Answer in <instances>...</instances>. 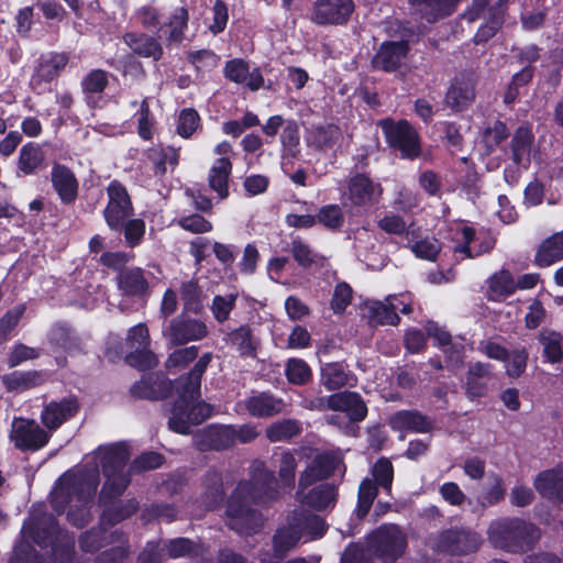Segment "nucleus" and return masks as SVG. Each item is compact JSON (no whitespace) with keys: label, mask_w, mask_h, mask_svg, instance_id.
I'll list each match as a JSON object with an SVG mask.
<instances>
[{"label":"nucleus","mask_w":563,"mask_h":563,"mask_svg":"<svg viewBox=\"0 0 563 563\" xmlns=\"http://www.w3.org/2000/svg\"><path fill=\"white\" fill-rule=\"evenodd\" d=\"M489 543L508 552H521L531 548L540 538L539 529L518 518L493 520L487 529Z\"/></svg>","instance_id":"nucleus-5"},{"label":"nucleus","mask_w":563,"mask_h":563,"mask_svg":"<svg viewBox=\"0 0 563 563\" xmlns=\"http://www.w3.org/2000/svg\"><path fill=\"white\" fill-rule=\"evenodd\" d=\"M43 162V154L40 146L34 143H26L20 152L19 167L25 174L33 173Z\"/></svg>","instance_id":"nucleus-47"},{"label":"nucleus","mask_w":563,"mask_h":563,"mask_svg":"<svg viewBox=\"0 0 563 563\" xmlns=\"http://www.w3.org/2000/svg\"><path fill=\"white\" fill-rule=\"evenodd\" d=\"M151 156L158 175H164L168 168H175L178 163V150L170 145L153 148Z\"/></svg>","instance_id":"nucleus-42"},{"label":"nucleus","mask_w":563,"mask_h":563,"mask_svg":"<svg viewBox=\"0 0 563 563\" xmlns=\"http://www.w3.org/2000/svg\"><path fill=\"white\" fill-rule=\"evenodd\" d=\"M477 79L472 71H461L452 80L445 93V104L454 112L470 108L476 98Z\"/></svg>","instance_id":"nucleus-13"},{"label":"nucleus","mask_w":563,"mask_h":563,"mask_svg":"<svg viewBox=\"0 0 563 563\" xmlns=\"http://www.w3.org/2000/svg\"><path fill=\"white\" fill-rule=\"evenodd\" d=\"M51 530H56L55 521L51 516L43 517L40 520L31 518L23 526V536L37 544H42L46 542V534Z\"/></svg>","instance_id":"nucleus-38"},{"label":"nucleus","mask_w":563,"mask_h":563,"mask_svg":"<svg viewBox=\"0 0 563 563\" xmlns=\"http://www.w3.org/2000/svg\"><path fill=\"white\" fill-rule=\"evenodd\" d=\"M189 11L186 7L176 8L168 18V21L163 25L169 29L166 37L169 44L181 43L185 38V31L188 27Z\"/></svg>","instance_id":"nucleus-36"},{"label":"nucleus","mask_w":563,"mask_h":563,"mask_svg":"<svg viewBox=\"0 0 563 563\" xmlns=\"http://www.w3.org/2000/svg\"><path fill=\"white\" fill-rule=\"evenodd\" d=\"M527 358L528 356L525 350H516L511 353H508L504 360L506 362V371L508 376H520L526 369Z\"/></svg>","instance_id":"nucleus-63"},{"label":"nucleus","mask_w":563,"mask_h":563,"mask_svg":"<svg viewBox=\"0 0 563 563\" xmlns=\"http://www.w3.org/2000/svg\"><path fill=\"white\" fill-rule=\"evenodd\" d=\"M208 334L209 328L203 320L185 314L175 317L163 328V336L172 346L200 341Z\"/></svg>","instance_id":"nucleus-10"},{"label":"nucleus","mask_w":563,"mask_h":563,"mask_svg":"<svg viewBox=\"0 0 563 563\" xmlns=\"http://www.w3.org/2000/svg\"><path fill=\"white\" fill-rule=\"evenodd\" d=\"M295 456L289 452H283L279 459V478L284 486L290 487L295 479Z\"/></svg>","instance_id":"nucleus-64"},{"label":"nucleus","mask_w":563,"mask_h":563,"mask_svg":"<svg viewBox=\"0 0 563 563\" xmlns=\"http://www.w3.org/2000/svg\"><path fill=\"white\" fill-rule=\"evenodd\" d=\"M478 533L465 529H448L439 532L428 541V547L438 553L464 555L475 552L481 545Z\"/></svg>","instance_id":"nucleus-9"},{"label":"nucleus","mask_w":563,"mask_h":563,"mask_svg":"<svg viewBox=\"0 0 563 563\" xmlns=\"http://www.w3.org/2000/svg\"><path fill=\"white\" fill-rule=\"evenodd\" d=\"M235 299L236 296L232 294L227 296H216L213 298L211 311L218 322H224L229 319V316L234 307Z\"/></svg>","instance_id":"nucleus-62"},{"label":"nucleus","mask_w":563,"mask_h":563,"mask_svg":"<svg viewBox=\"0 0 563 563\" xmlns=\"http://www.w3.org/2000/svg\"><path fill=\"white\" fill-rule=\"evenodd\" d=\"M137 121V134L144 141L153 139V128L155 119L151 113L150 104L147 99L141 102L140 109L134 115Z\"/></svg>","instance_id":"nucleus-51"},{"label":"nucleus","mask_w":563,"mask_h":563,"mask_svg":"<svg viewBox=\"0 0 563 563\" xmlns=\"http://www.w3.org/2000/svg\"><path fill=\"white\" fill-rule=\"evenodd\" d=\"M325 522L318 516L294 512L287 527L280 528L274 537V551L277 558L297 545L303 536L317 539L324 534Z\"/></svg>","instance_id":"nucleus-7"},{"label":"nucleus","mask_w":563,"mask_h":563,"mask_svg":"<svg viewBox=\"0 0 563 563\" xmlns=\"http://www.w3.org/2000/svg\"><path fill=\"white\" fill-rule=\"evenodd\" d=\"M78 406L74 399L52 401L46 405L41 413L43 424L51 431L56 430L66 420L77 412Z\"/></svg>","instance_id":"nucleus-25"},{"label":"nucleus","mask_w":563,"mask_h":563,"mask_svg":"<svg viewBox=\"0 0 563 563\" xmlns=\"http://www.w3.org/2000/svg\"><path fill=\"white\" fill-rule=\"evenodd\" d=\"M279 130H282L279 141H299V124L295 120H284L282 115L275 114L269 117L262 126L267 137H275Z\"/></svg>","instance_id":"nucleus-32"},{"label":"nucleus","mask_w":563,"mask_h":563,"mask_svg":"<svg viewBox=\"0 0 563 563\" xmlns=\"http://www.w3.org/2000/svg\"><path fill=\"white\" fill-rule=\"evenodd\" d=\"M227 342L243 357H255L260 345L258 340L247 325H241L228 333Z\"/></svg>","instance_id":"nucleus-30"},{"label":"nucleus","mask_w":563,"mask_h":563,"mask_svg":"<svg viewBox=\"0 0 563 563\" xmlns=\"http://www.w3.org/2000/svg\"><path fill=\"white\" fill-rule=\"evenodd\" d=\"M376 495L377 487L371 478L363 479L358 488L357 515L360 517L368 512Z\"/></svg>","instance_id":"nucleus-57"},{"label":"nucleus","mask_w":563,"mask_h":563,"mask_svg":"<svg viewBox=\"0 0 563 563\" xmlns=\"http://www.w3.org/2000/svg\"><path fill=\"white\" fill-rule=\"evenodd\" d=\"M81 90L87 98L100 96L109 85L108 71L91 69L81 80Z\"/></svg>","instance_id":"nucleus-40"},{"label":"nucleus","mask_w":563,"mask_h":563,"mask_svg":"<svg viewBox=\"0 0 563 563\" xmlns=\"http://www.w3.org/2000/svg\"><path fill=\"white\" fill-rule=\"evenodd\" d=\"M125 345V360L131 366L147 369L157 364L156 356L150 350V333L144 323H139L130 329Z\"/></svg>","instance_id":"nucleus-12"},{"label":"nucleus","mask_w":563,"mask_h":563,"mask_svg":"<svg viewBox=\"0 0 563 563\" xmlns=\"http://www.w3.org/2000/svg\"><path fill=\"white\" fill-rule=\"evenodd\" d=\"M42 376L37 372H14L3 378L5 387L11 391H23L38 385Z\"/></svg>","instance_id":"nucleus-43"},{"label":"nucleus","mask_w":563,"mask_h":563,"mask_svg":"<svg viewBox=\"0 0 563 563\" xmlns=\"http://www.w3.org/2000/svg\"><path fill=\"white\" fill-rule=\"evenodd\" d=\"M386 141H419V134L413 125L406 119L395 121L385 118L377 122Z\"/></svg>","instance_id":"nucleus-29"},{"label":"nucleus","mask_w":563,"mask_h":563,"mask_svg":"<svg viewBox=\"0 0 563 563\" xmlns=\"http://www.w3.org/2000/svg\"><path fill=\"white\" fill-rule=\"evenodd\" d=\"M452 250L460 256L461 260L474 258L482 254L490 251L494 247V240L492 238H485L479 244H477V238L475 231L471 227L463 223H459L450 229Z\"/></svg>","instance_id":"nucleus-15"},{"label":"nucleus","mask_w":563,"mask_h":563,"mask_svg":"<svg viewBox=\"0 0 563 563\" xmlns=\"http://www.w3.org/2000/svg\"><path fill=\"white\" fill-rule=\"evenodd\" d=\"M540 342L543 345V355L547 361L555 363L563 357L561 335L556 332L543 330L540 333Z\"/></svg>","instance_id":"nucleus-45"},{"label":"nucleus","mask_w":563,"mask_h":563,"mask_svg":"<svg viewBox=\"0 0 563 563\" xmlns=\"http://www.w3.org/2000/svg\"><path fill=\"white\" fill-rule=\"evenodd\" d=\"M48 433L35 421L15 419L12 424L11 439L21 449L37 450L48 441Z\"/></svg>","instance_id":"nucleus-21"},{"label":"nucleus","mask_w":563,"mask_h":563,"mask_svg":"<svg viewBox=\"0 0 563 563\" xmlns=\"http://www.w3.org/2000/svg\"><path fill=\"white\" fill-rule=\"evenodd\" d=\"M220 57L211 49L202 48L197 51H190L187 54V60L197 70L200 69H212L217 67Z\"/></svg>","instance_id":"nucleus-54"},{"label":"nucleus","mask_w":563,"mask_h":563,"mask_svg":"<svg viewBox=\"0 0 563 563\" xmlns=\"http://www.w3.org/2000/svg\"><path fill=\"white\" fill-rule=\"evenodd\" d=\"M365 307L372 322L390 325H396L399 322L397 309L402 313L411 311L407 296H389L384 301H368Z\"/></svg>","instance_id":"nucleus-19"},{"label":"nucleus","mask_w":563,"mask_h":563,"mask_svg":"<svg viewBox=\"0 0 563 563\" xmlns=\"http://www.w3.org/2000/svg\"><path fill=\"white\" fill-rule=\"evenodd\" d=\"M224 77L238 85H243L250 75V65L243 58H232L225 62L223 67Z\"/></svg>","instance_id":"nucleus-52"},{"label":"nucleus","mask_w":563,"mask_h":563,"mask_svg":"<svg viewBox=\"0 0 563 563\" xmlns=\"http://www.w3.org/2000/svg\"><path fill=\"white\" fill-rule=\"evenodd\" d=\"M534 488L542 497L563 503V468L540 473L534 479Z\"/></svg>","instance_id":"nucleus-28"},{"label":"nucleus","mask_w":563,"mask_h":563,"mask_svg":"<svg viewBox=\"0 0 563 563\" xmlns=\"http://www.w3.org/2000/svg\"><path fill=\"white\" fill-rule=\"evenodd\" d=\"M461 0H409L419 13L420 18L428 23H435L454 13Z\"/></svg>","instance_id":"nucleus-24"},{"label":"nucleus","mask_w":563,"mask_h":563,"mask_svg":"<svg viewBox=\"0 0 563 563\" xmlns=\"http://www.w3.org/2000/svg\"><path fill=\"white\" fill-rule=\"evenodd\" d=\"M95 459L100 463L106 476L102 496H119L129 484L125 472V463L129 459L126 448L121 444L99 448Z\"/></svg>","instance_id":"nucleus-6"},{"label":"nucleus","mask_w":563,"mask_h":563,"mask_svg":"<svg viewBox=\"0 0 563 563\" xmlns=\"http://www.w3.org/2000/svg\"><path fill=\"white\" fill-rule=\"evenodd\" d=\"M117 231L123 232L128 246L135 247L139 245L145 234V222L139 218H129L123 221V225Z\"/></svg>","instance_id":"nucleus-48"},{"label":"nucleus","mask_w":563,"mask_h":563,"mask_svg":"<svg viewBox=\"0 0 563 563\" xmlns=\"http://www.w3.org/2000/svg\"><path fill=\"white\" fill-rule=\"evenodd\" d=\"M198 355L197 346H189L174 351L167 358L166 366L170 371H178L186 367Z\"/></svg>","instance_id":"nucleus-61"},{"label":"nucleus","mask_w":563,"mask_h":563,"mask_svg":"<svg viewBox=\"0 0 563 563\" xmlns=\"http://www.w3.org/2000/svg\"><path fill=\"white\" fill-rule=\"evenodd\" d=\"M212 23L209 24L208 30L218 35L222 33L229 21V8L223 0H214L212 5Z\"/></svg>","instance_id":"nucleus-59"},{"label":"nucleus","mask_w":563,"mask_h":563,"mask_svg":"<svg viewBox=\"0 0 563 563\" xmlns=\"http://www.w3.org/2000/svg\"><path fill=\"white\" fill-rule=\"evenodd\" d=\"M260 125L258 117L251 112L246 111L241 120H230L223 123L222 131L227 135H231L233 139L240 137L245 130Z\"/></svg>","instance_id":"nucleus-50"},{"label":"nucleus","mask_w":563,"mask_h":563,"mask_svg":"<svg viewBox=\"0 0 563 563\" xmlns=\"http://www.w3.org/2000/svg\"><path fill=\"white\" fill-rule=\"evenodd\" d=\"M508 3L509 0H496L488 9V14L485 15V22L479 25L474 35L475 44L487 43L503 27Z\"/></svg>","instance_id":"nucleus-23"},{"label":"nucleus","mask_w":563,"mask_h":563,"mask_svg":"<svg viewBox=\"0 0 563 563\" xmlns=\"http://www.w3.org/2000/svg\"><path fill=\"white\" fill-rule=\"evenodd\" d=\"M428 334L437 341V343L444 347V352L451 361L459 362L462 358V350L456 344L451 345L450 334L442 330L434 323H429L427 327Z\"/></svg>","instance_id":"nucleus-44"},{"label":"nucleus","mask_w":563,"mask_h":563,"mask_svg":"<svg viewBox=\"0 0 563 563\" xmlns=\"http://www.w3.org/2000/svg\"><path fill=\"white\" fill-rule=\"evenodd\" d=\"M108 203L103 218L111 230H118L123 221L134 216V208L126 188L118 180H112L107 187Z\"/></svg>","instance_id":"nucleus-11"},{"label":"nucleus","mask_w":563,"mask_h":563,"mask_svg":"<svg viewBox=\"0 0 563 563\" xmlns=\"http://www.w3.org/2000/svg\"><path fill=\"white\" fill-rule=\"evenodd\" d=\"M409 52L408 40L384 41L372 57V67L385 73H395L401 67Z\"/></svg>","instance_id":"nucleus-17"},{"label":"nucleus","mask_w":563,"mask_h":563,"mask_svg":"<svg viewBox=\"0 0 563 563\" xmlns=\"http://www.w3.org/2000/svg\"><path fill=\"white\" fill-rule=\"evenodd\" d=\"M70 60L67 52L51 51L41 54L35 60L29 86L36 95H44L52 90L55 82L66 69Z\"/></svg>","instance_id":"nucleus-8"},{"label":"nucleus","mask_w":563,"mask_h":563,"mask_svg":"<svg viewBox=\"0 0 563 563\" xmlns=\"http://www.w3.org/2000/svg\"><path fill=\"white\" fill-rule=\"evenodd\" d=\"M372 476L382 488L389 492L394 479L391 463L387 459L378 460L372 468Z\"/></svg>","instance_id":"nucleus-60"},{"label":"nucleus","mask_w":563,"mask_h":563,"mask_svg":"<svg viewBox=\"0 0 563 563\" xmlns=\"http://www.w3.org/2000/svg\"><path fill=\"white\" fill-rule=\"evenodd\" d=\"M341 465V460L332 454H319L309 465L299 481L298 499L302 507L307 506L317 510L329 507L335 499V489L328 484H319L311 489L314 482L328 477Z\"/></svg>","instance_id":"nucleus-4"},{"label":"nucleus","mask_w":563,"mask_h":563,"mask_svg":"<svg viewBox=\"0 0 563 563\" xmlns=\"http://www.w3.org/2000/svg\"><path fill=\"white\" fill-rule=\"evenodd\" d=\"M52 185L64 203L75 201L78 181L74 173L63 165H55L51 174Z\"/></svg>","instance_id":"nucleus-27"},{"label":"nucleus","mask_w":563,"mask_h":563,"mask_svg":"<svg viewBox=\"0 0 563 563\" xmlns=\"http://www.w3.org/2000/svg\"><path fill=\"white\" fill-rule=\"evenodd\" d=\"M214 152L219 157L214 159L210 167L208 184L220 199H225L229 196V178L232 170L229 143L218 144Z\"/></svg>","instance_id":"nucleus-18"},{"label":"nucleus","mask_w":563,"mask_h":563,"mask_svg":"<svg viewBox=\"0 0 563 563\" xmlns=\"http://www.w3.org/2000/svg\"><path fill=\"white\" fill-rule=\"evenodd\" d=\"M217 434L220 438V443L218 445L225 446L235 441L249 442L257 435V432L252 426H242L239 428L222 426L217 429Z\"/></svg>","instance_id":"nucleus-41"},{"label":"nucleus","mask_w":563,"mask_h":563,"mask_svg":"<svg viewBox=\"0 0 563 563\" xmlns=\"http://www.w3.org/2000/svg\"><path fill=\"white\" fill-rule=\"evenodd\" d=\"M119 287L128 295H142L147 289V282L141 268H132L121 272Z\"/></svg>","instance_id":"nucleus-39"},{"label":"nucleus","mask_w":563,"mask_h":563,"mask_svg":"<svg viewBox=\"0 0 563 563\" xmlns=\"http://www.w3.org/2000/svg\"><path fill=\"white\" fill-rule=\"evenodd\" d=\"M405 533L394 525L384 526L369 537V545L385 562H391L404 553Z\"/></svg>","instance_id":"nucleus-14"},{"label":"nucleus","mask_w":563,"mask_h":563,"mask_svg":"<svg viewBox=\"0 0 563 563\" xmlns=\"http://www.w3.org/2000/svg\"><path fill=\"white\" fill-rule=\"evenodd\" d=\"M395 430H411L416 432H424L429 430V421L418 412L400 411L394 415L389 421Z\"/></svg>","instance_id":"nucleus-37"},{"label":"nucleus","mask_w":563,"mask_h":563,"mask_svg":"<svg viewBox=\"0 0 563 563\" xmlns=\"http://www.w3.org/2000/svg\"><path fill=\"white\" fill-rule=\"evenodd\" d=\"M97 486L98 476L95 472L65 473L52 492V505L57 512L67 509L68 520L81 527L88 521V506Z\"/></svg>","instance_id":"nucleus-3"},{"label":"nucleus","mask_w":563,"mask_h":563,"mask_svg":"<svg viewBox=\"0 0 563 563\" xmlns=\"http://www.w3.org/2000/svg\"><path fill=\"white\" fill-rule=\"evenodd\" d=\"M563 260V231L544 240L536 254V263L540 267H548Z\"/></svg>","instance_id":"nucleus-33"},{"label":"nucleus","mask_w":563,"mask_h":563,"mask_svg":"<svg viewBox=\"0 0 563 563\" xmlns=\"http://www.w3.org/2000/svg\"><path fill=\"white\" fill-rule=\"evenodd\" d=\"M200 125V117L192 108L183 109L179 113L176 131L183 139H189Z\"/></svg>","instance_id":"nucleus-49"},{"label":"nucleus","mask_w":563,"mask_h":563,"mask_svg":"<svg viewBox=\"0 0 563 563\" xmlns=\"http://www.w3.org/2000/svg\"><path fill=\"white\" fill-rule=\"evenodd\" d=\"M327 404L330 409L340 412L328 418V421L333 424H340L341 415L351 421H361L367 412L365 404L355 393L334 394L327 399Z\"/></svg>","instance_id":"nucleus-20"},{"label":"nucleus","mask_w":563,"mask_h":563,"mask_svg":"<svg viewBox=\"0 0 563 563\" xmlns=\"http://www.w3.org/2000/svg\"><path fill=\"white\" fill-rule=\"evenodd\" d=\"M410 249L417 257L427 261H434L440 253L441 244L434 238H424L412 243Z\"/></svg>","instance_id":"nucleus-58"},{"label":"nucleus","mask_w":563,"mask_h":563,"mask_svg":"<svg viewBox=\"0 0 563 563\" xmlns=\"http://www.w3.org/2000/svg\"><path fill=\"white\" fill-rule=\"evenodd\" d=\"M488 479L489 488L478 496V503L484 508L498 504L506 495V487L499 475H490Z\"/></svg>","instance_id":"nucleus-46"},{"label":"nucleus","mask_w":563,"mask_h":563,"mask_svg":"<svg viewBox=\"0 0 563 563\" xmlns=\"http://www.w3.org/2000/svg\"><path fill=\"white\" fill-rule=\"evenodd\" d=\"M245 408L254 417H269L280 412L284 402L269 394L260 393L245 400Z\"/></svg>","instance_id":"nucleus-31"},{"label":"nucleus","mask_w":563,"mask_h":563,"mask_svg":"<svg viewBox=\"0 0 563 563\" xmlns=\"http://www.w3.org/2000/svg\"><path fill=\"white\" fill-rule=\"evenodd\" d=\"M354 9L353 0H316L311 20L318 25H344Z\"/></svg>","instance_id":"nucleus-16"},{"label":"nucleus","mask_w":563,"mask_h":563,"mask_svg":"<svg viewBox=\"0 0 563 563\" xmlns=\"http://www.w3.org/2000/svg\"><path fill=\"white\" fill-rule=\"evenodd\" d=\"M277 482L274 474L264 465L255 466L252 482H242L232 494L227 509L229 526L241 532L249 533L258 522L257 515L249 508V500L267 503L277 497Z\"/></svg>","instance_id":"nucleus-2"},{"label":"nucleus","mask_w":563,"mask_h":563,"mask_svg":"<svg viewBox=\"0 0 563 563\" xmlns=\"http://www.w3.org/2000/svg\"><path fill=\"white\" fill-rule=\"evenodd\" d=\"M212 360L211 353L202 354L186 377H180L175 386L165 379H142L132 388L139 397L156 399L167 395L168 388H174L178 399L169 417V428L178 433H188L190 427L199 424L212 415V407L203 401H197L200 396V383L203 373Z\"/></svg>","instance_id":"nucleus-1"},{"label":"nucleus","mask_w":563,"mask_h":563,"mask_svg":"<svg viewBox=\"0 0 563 563\" xmlns=\"http://www.w3.org/2000/svg\"><path fill=\"white\" fill-rule=\"evenodd\" d=\"M321 382L329 390L352 386L355 377L341 363H328L321 368Z\"/></svg>","instance_id":"nucleus-34"},{"label":"nucleus","mask_w":563,"mask_h":563,"mask_svg":"<svg viewBox=\"0 0 563 563\" xmlns=\"http://www.w3.org/2000/svg\"><path fill=\"white\" fill-rule=\"evenodd\" d=\"M299 426L296 421L284 420L272 424L267 431V438L273 442L284 441L298 434Z\"/></svg>","instance_id":"nucleus-56"},{"label":"nucleus","mask_w":563,"mask_h":563,"mask_svg":"<svg viewBox=\"0 0 563 563\" xmlns=\"http://www.w3.org/2000/svg\"><path fill=\"white\" fill-rule=\"evenodd\" d=\"M124 43L140 57L153 58L157 62L163 57L162 44L145 33L128 32L123 36Z\"/></svg>","instance_id":"nucleus-26"},{"label":"nucleus","mask_w":563,"mask_h":563,"mask_svg":"<svg viewBox=\"0 0 563 563\" xmlns=\"http://www.w3.org/2000/svg\"><path fill=\"white\" fill-rule=\"evenodd\" d=\"M286 376L290 383L302 385L310 379L311 369L305 361L291 358L286 366Z\"/></svg>","instance_id":"nucleus-55"},{"label":"nucleus","mask_w":563,"mask_h":563,"mask_svg":"<svg viewBox=\"0 0 563 563\" xmlns=\"http://www.w3.org/2000/svg\"><path fill=\"white\" fill-rule=\"evenodd\" d=\"M317 222L329 230H338L344 223V214L340 206L327 205L317 214Z\"/></svg>","instance_id":"nucleus-53"},{"label":"nucleus","mask_w":563,"mask_h":563,"mask_svg":"<svg viewBox=\"0 0 563 563\" xmlns=\"http://www.w3.org/2000/svg\"><path fill=\"white\" fill-rule=\"evenodd\" d=\"M383 194L379 184L373 183L366 175L356 174L347 184V198L353 206L364 207L378 201Z\"/></svg>","instance_id":"nucleus-22"},{"label":"nucleus","mask_w":563,"mask_h":563,"mask_svg":"<svg viewBox=\"0 0 563 563\" xmlns=\"http://www.w3.org/2000/svg\"><path fill=\"white\" fill-rule=\"evenodd\" d=\"M516 289L511 274L501 269L494 274L488 280V298L495 301L504 300Z\"/></svg>","instance_id":"nucleus-35"}]
</instances>
